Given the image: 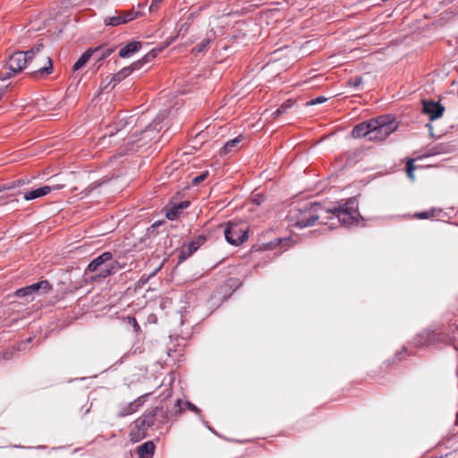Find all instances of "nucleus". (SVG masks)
<instances>
[{"mask_svg":"<svg viewBox=\"0 0 458 458\" xmlns=\"http://www.w3.org/2000/svg\"><path fill=\"white\" fill-rule=\"evenodd\" d=\"M359 218L358 202L354 199H350L335 208H326L317 203L311 204L293 216L292 220L294 222V225L300 228L309 227L318 222L333 229L340 224L353 225L358 222Z\"/></svg>","mask_w":458,"mask_h":458,"instance_id":"nucleus-1","label":"nucleus"},{"mask_svg":"<svg viewBox=\"0 0 458 458\" xmlns=\"http://www.w3.org/2000/svg\"><path fill=\"white\" fill-rule=\"evenodd\" d=\"M398 124L388 116H380L356 125L352 134L354 138H367L370 141L385 140L397 130Z\"/></svg>","mask_w":458,"mask_h":458,"instance_id":"nucleus-2","label":"nucleus"},{"mask_svg":"<svg viewBox=\"0 0 458 458\" xmlns=\"http://www.w3.org/2000/svg\"><path fill=\"white\" fill-rule=\"evenodd\" d=\"M120 269V266L116 261L112 262V254L104 252L88 266L89 272H98V276L106 277L116 273Z\"/></svg>","mask_w":458,"mask_h":458,"instance_id":"nucleus-3","label":"nucleus"},{"mask_svg":"<svg viewBox=\"0 0 458 458\" xmlns=\"http://www.w3.org/2000/svg\"><path fill=\"white\" fill-rule=\"evenodd\" d=\"M35 53V49L31 48L27 52H16L9 57V60L6 63V67L9 70V72L4 78H9L20 72H21L29 64V62L32 61V56L30 55Z\"/></svg>","mask_w":458,"mask_h":458,"instance_id":"nucleus-4","label":"nucleus"},{"mask_svg":"<svg viewBox=\"0 0 458 458\" xmlns=\"http://www.w3.org/2000/svg\"><path fill=\"white\" fill-rule=\"evenodd\" d=\"M248 231L243 223H229L225 229V237L230 244L240 245L247 240Z\"/></svg>","mask_w":458,"mask_h":458,"instance_id":"nucleus-5","label":"nucleus"},{"mask_svg":"<svg viewBox=\"0 0 458 458\" xmlns=\"http://www.w3.org/2000/svg\"><path fill=\"white\" fill-rule=\"evenodd\" d=\"M33 48L35 53L30 55L33 62H29L28 64L31 65L33 72H48L52 68L51 58L41 53L42 45H38Z\"/></svg>","mask_w":458,"mask_h":458,"instance_id":"nucleus-6","label":"nucleus"},{"mask_svg":"<svg viewBox=\"0 0 458 458\" xmlns=\"http://www.w3.org/2000/svg\"><path fill=\"white\" fill-rule=\"evenodd\" d=\"M64 187V184L58 183L55 185H45L35 190L28 191L24 193L23 198L25 200H32L38 198H43L49 194L52 191L61 190Z\"/></svg>","mask_w":458,"mask_h":458,"instance_id":"nucleus-7","label":"nucleus"},{"mask_svg":"<svg viewBox=\"0 0 458 458\" xmlns=\"http://www.w3.org/2000/svg\"><path fill=\"white\" fill-rule=\"evenodd\" d=\"M159 52H160V50H155V49L150 51L144 56L142 62L134 63L131 66L123 69L121 72H119L117 74H115L113 77V80L114 81H120L121 80H123V78L128 76L131 72L132 70L140 68L142 63H147V62H149V61L153 60L154 58H156L157 55Z\"/></svg>","mask_w":458,"mask_h":458,"instance_id":"nucleus-8","label":"nucleus"},{"mask_svg":"<svg viewBox=\"0 0 458 458\" xmlns=\"http://www.w3.org/2000/svg\"><path fill=\"white\" fill-rule=\"evenodd\" d=\"M149 424L145 419H138L130 433L131 440L134 443L140 441L146 437V431Z\"/></svg>","mask_w":458,"mask_h":458,"instance_id":"nucleus-9","label":"nucleus"},{"mask_svg":"<svg viewBox=\"0 0 458 458\" xmlns=\"http://www.w3.org/2000/svg\"><path fill=\"white\" fill-rule=\"evenodd\" d=\"M445 111L444 106L435 101H424L423 112L427 114L430 120H435L442 116Z\"/></svg>","mask_w":458,"mask_h":458,"instance_id":"nucleus-10","label":"nucleus"},{"mask_svg":"<svg viewBox=\"0 0 458 458\" xmlns=\"http://www.w3.org/2000/svg\"><path fill=\"white\" fill-rule=\"evenodd\" d=\"M44 290V292H47L49 289V284L47 281H42L34 284H31L30 286L19 289L16 291V295L18 297H25L28 295L32 294L33 293H36L39 290Z\"/></svg>","mask_w":458,"mask_h":458,"instance_id":"nucleus-11","label":"nucleus"},{"mask_svg":"<svg viewBox=\"0 0 458 458\" xmlns=\"http://www.w3.org/2000/svg\"><path fill=\"white\" fill-rule=\"evenodd\" d=\"M101 49L99 47L96 48H89L85 51L81 56L78 59V61L73 64L72 71L76 72L81 70L85 64L89 62L90 57L97 52H99Z\"/></svg>","mask_w":458,"mask_h":458,"instance_id":"nucleus-12","label":"nucleus"},{"mask_svg":"<svg viewBox=\"0 0 458 458\" xmlns=\"http://www.w3.org/2000/svg\"><path fill=\"white\" fill-rule=\"evenodd\" d=\"M141 48V43L139 41H131L120 49L119 55L123 58L129 57Z\"/></svg>","mask_w":458,"mask_h":458,"instance_id":"nucleus-13","label":"nucleus"},{"mask_svg":"<svg viewBox=\"0 0 458 458\" xmlns=\"http://www.w3.org/2000/svg\"><path fill=\"white\" fill-rule=\"evenodd\" d=\"M189 206L188 201H182L179 204L174 205L166 209V217L170 220H174L177 217L179 213Z\"/></svg>","mask_w":458,"mask_h":458,"instance_id":"nucleus-14","label":"nucleus"},{"mask_svg":"<svg viewBox=\"0 0 458 458\" xmlns=\"http://www.w3.org/2000/svg\"><path fill=\"white\" fill-rule=\"evenodd\" d=\"M155 450V445L152 442H146L139 447L138 453L140 458H151Z\"/></svg>","mask_w":458,"mask_h":458,"instance_id":"nucleus-15","label":"nucleus"},{"mask_svg":"<svg viewBox=\"0 0 458 458\" xmlns=\"http://www.w3.org/2000/svg\"><path fill=\"white\" fill-rule=\"evenodd\" d=\"M242 140H243V137L240 135L237 138L227 141L225 143V145L224 146V148L221 149V154L226 155V154L235 150L236 148H238V146L242 141Z\"/></svg>","mask_w":458,"mask_h":458,"instance_id":"nucleus-16","label":"nucleus"},{"mask_svg":"<svg viewBox=\"0 0 458 458\" xmlns=\"http://www.w3.org/2000/svg\"><path fill=\"white\" fill-rule=\"evenodd\" d=\"M124 20L122 18V13H115L113 16L106 17L105 19V24L107 26H118L123 24Z\"/></svg>","mask_w":458,"mask_h":458,"instance_id":"nucleus-17","label":"nucleus"},{"mask_svg":"<svg viewBox=\"0 0 458 458\" xmlns=\"http://www.w3.org/2000/svg\"><path fill=\"white\" fill-rule=\"evenodd\" d=\"M293 105V102L291 99L285 101L278 109H276L273 115L275 116V118H277L278 116L285 113L287 109L291 108Z\"/></svg>","mask_w":458,"mask_h":458,"instance_id":"nucleus-18","label":"nucleus"},{"mask_svg":"<svg viewBox=\"0 0 458 458\" xmlns=\"http://www.w3.org/2000/svg\"><path fill=\"white\" fill-rule=\"evenodd\" d=\"M197 249H198V246H196L194 242H191L187 246H184L182 250V254L183 256V259H185L186 257L191 256Z\"/></svg>","mask_w":458,"mask_h":458,"instance_id":"nucleus-19","label":"nucleus"},{"mask_svg":"<svg viewBox=\"0 0 458 458\" xmlns=\"http://www.w3.org/2000/svg\"><path fill=\"white\" fill-rule=\"evenodd\" d=\"M435 215V209H430L425 212H420L413 215L414 218L417 219H428L433 217Z\"/></svg>","mask_w":458,"mask_h":458,"instance_id":"nucleus-20","label":"nucleus"},{"mask_svg":"<svg viewBox=\"0 0 458 458\" xmlns=\"http://www.w3.org/2000/svg\"><path fill=\"white\" fill-rule=\"evenodd\" d=\"M138 14H139L138 12H134L133 10H131L128 12L122 13V18H123V20H124V23H126L128 21H131L136 19Z\"/></svg>","mask_w":458,"mask_h":458,"instance_id":"nucleus-21","label":"nucleus"},{"mask_svg":"<svg viewBox=\"0 0 458 458\" xmlns=\"http://www.w3.org/2000/svg\"><path fill=\"white\" fill-rule=\"evenodd\" d=\"M9 87H10V83L7 81V78L0 77V99L7 92Z\"/></svg>","mask_w":458,"mask_h":458,"instance_id":"nucleus-22","label":"nucleus"},{"mask_svg":"<svg viewBox=\"0 0 458 458\" xmlns=\"http://www.w3.org/2000/svg\"><path fill=\"white\" fill-rule=\"evenodd\" d=\"M98 47L101 49L99 52L96 53L98 55V61L104 60L105 58L109 56L113 53V51H114L111 48H103V47Z\"/></svg>","mask_w":458,"mask_h":458,"instance_id":"nucleus-23","label":"nucleus"},{"mask_svg":"<svg viewBox=\"0 0 458 458\" xmlns=\"http://www.w3.org/2000/svg\"><path fill=\"white\" fill-rule=\"evenodd\" d=\"M415 169V166L413 165V161L412 160H410L408 161L407 163V174L409 176L410 179L411 180H414V174H413V171Z\"/></svg>","mask_w":458,"mask_h":458,"instance_id":"nucleus-24","label":"nucleus"},{"mask_svg":"<svg viewBox=\"0 0 458 458\" xmlns=\"http://www.w3.org/2000/svg\"><path fill=\"white\" fill-rule=\"evenodd\" d=\"M282 242H283V239L278 238V239H276V241L271 242H270V243H268V244H265V245L263 246V249H264V250H267V249H275V248H276V247H277L279 244H281V243H282Z\"/></svg>","mask_w":458,"mask_h":458,"instance_id":"nucleus-25","label":"nucleus"},{"mask_svg":"<svg viewBox=\"0 0 458 458\" xmlns=\"http://www.w3.org/2000/svg\"><path fill=\"white\" fill-rule=\"evenodd\" d=\"M208 172H204L200 175L196 176L192 180L193 184H198V183L203 182L208 177Z\"/></svg>","mask_w":458,"mask_h":458,"instance_id":"nucleus-26","label":"nucleus"},{"mask_svg":"<svg viewBox=\"0 0 458 458\" xmlns=\"http://www.w3.org/2000/svg\"><path fill=\"white\" fill-rule=\"evenodd\" d=\"M325 101H327L326 98L318 97V98H317L315 99H312L310 102L308 103V105L313 106V105L324 103Z\"/></svg>","mask_w":458,"mask_h":458,"instance_id":"nucleus-27","label":"nucleus"},{"mask_svg":"<svg viewBox=\"0 0 458 458\" xmlns=\"http://www.w3.org/2000/svg\"><path fill=\"white\" fill-rule=\"evenodd\" d=\"M349 83L354 87L359 86L361 83V78L356 77L349 81Z\"/></svg>","mask_w":458,"mask_h":458,"instance_id":"nucleus-28","label":"nucleus"},{"mask_svg":"<svg viewBox=\"0 0 458 458\" xmlns=\"http://www.w3.org/2000/svg\"><path fill=\"white\" fill-rule=\"evenodd\" d=\"M128 321H129L130 324L132 325V327H134L135 331L139 330L140 327H139V325H138V323H137L135 318H128Z\"/></svg>","mask_w":458,"mask_h":458,"instance_id":"nucleus-29","label":"nucleus"},{"mask_svg":"<svg viewBox=\"0 0 458 458\" xmlns=\"http://www.w3.org/2000/svg\"><path fill=\"white\" fill-rule=\"evenodd\" d=\"M163 0H152V3L150 4L149 10L153 11L155 10L157 5L162 2Z\"/></svg>","mask_w":458,"mask_h":458,"instance_id":"nucleus-30","label":"nucleus"},{"mask_svg":"<svg viewBox=\"0 0 458 458\" xmlns=\"http://www.w3.org/2000/svg\"><path fill=\"white\" fill-rule=\"evenodd\" d=\"M253 201L256 202L257 204H260L263 201V197L261 195L257 194L253 196Z\"/></svg>","mask_w":458,"mask_h":458,"instance_id":"nucleus-31","label":"nucleus"},{"mask_svg":"<svg viewBox=\"0 0 458 458\" xmlns=\"http://www.w3.org/2000/svg\"><path fill=\"white\" fill-rule=\"evenodd\" d=\"M145 122H146V121H145V119H144V118H140V119L139 120V127H142V126L144 125Z\"/></svg>","mask_w":458,"mask_h":458,"instance_id":"nucleus-32","label":"nucleus"},{"mask_svg":"<svg viewBox=\"0 0 458 458\" xmlns=\"http://www.w3.org/2000/svg\"><path fill=\"white\" fill-rule=\"evenodd\" d=\"M206 47V43H202L200 45V47L197 49V52H200L204 49V47Z\"/></svg>","mask_w":458,"mask_h":458,"instance_id":"nucleus-33","label":"nucleus"},{"mask_svg":"<svg viewBox=\"0 0 458 458\" xmlns=\"http://www.w3.org/2000/svg\"><path fill=\"white\" fill-rule=\"evenodd\" d=\"M133 122V119L132 117L130 118V123H131Z\"/></svg>","mask_w":458,"mask_h":458,"instance_id":"nucleus-34","label":"nucleus"},{"mask_svg":"<svg viewBox=\"0 0 458 458\" xmlns=\"http://www.w3.org/2000/svg\"><path fill=\"white\" fill-rule=\"evenodd\" d=\"M137 134V131H135L134 132H132V135H136Z\"/></svg>","mask_w":458,"mask_h":458,"instance_id":"nucleus-35","label":"nucleus"},{"mask_svg":"<svg viewBox=\"0 0 458 458\" xmlns=\"http://www.w3.org/2000/svg\"><path fill=\"white\" fill-rule=\"evenodd\" d=\"M191 409H192L193 411H196V407H195V406H192V407H191Z\"/></svg>","mask_w":458,"mask_h":458,"instance_id":"nucleus-36","label":"nucleus"},{"mask_svg":"<svg viewBox=\"0 0 458 458\" xmlns=\"http://www.w3.org/2000/svg\"><path fill=\"white\" fill-rule=\"evenodd\" d=\"M456 422L458 424V412H457V416H456Z\"/></svg>","mask_w":458,"mask_h":458,"instance_id":"nucleus-37","label":"nucleus"}]
</instances>
